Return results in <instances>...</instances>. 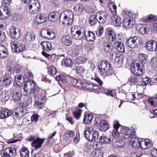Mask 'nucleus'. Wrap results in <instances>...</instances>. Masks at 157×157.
Listing matches in <instances>:
<instances>
[{
    "label": "nucleus",
    "instance_id": "obj_1",
    "mask_svg": "<svg viewBox=\"0 0 157 157\" xmlns=\"http://www.w3.org/2000/svg\"><path fill=\"white\" fill-rule=\"evenodd\" d=\"M62 17L63 24L65 26H69L72 24L74 17L73 12L71 10H68L64 12L63 14H61L60 18Z\"/></svg>",
    "mask_w": 157,
    "mask_h": 157
},
{
    "label": "nucleus",
    "instance_id": "obj_2",
    "mask_svg": "<svg viewBox=\"0 0 157 157\" xmlns=\"http://www.w3.org/2000/svg\"><path fill=\"white\" fill-rule=\"evenodd\" d=\"M109 39L112 41H114V46L115 49L123 53L124 52L125 49L123 44L120 42L116 41L115 34L112 30H110L109 33Z\"/></svg>",
    "mask_w": 157,
    "mask_h": 157
},
{
    "label": "nucleus",
    "instance_id": "obj_3",
    "mask_svg": "<svg viewBox=\"0 0 157 157\" xmlns=\"http://www.w3.org/2000/svg\"><path fill=\"white\" fill-rule=\"evenodd\" d=\"M44 139H41L39 137H36L34 136H31L26 139L29 142L32 141L31 144L32 147L35 150H37L41 148L42 145L44 141Z\"/></svg>",
    "mask_w": 157,
    "mask_h": 157
},
{
    "label": "nucleus",
    "instance_id": "obj_4",
    "mask_svg": "<svg viewBox=\"0 0 157 157\" xmlns=\"http://www.w3.org/2000/svg\"><path fill=\"white\" fill-rule=\"evenodd\" d=\"M86 139L90 141L95 140L98 139V134L95 131H94L92 127H87L83 132Z\"/></svg>",
    "mask_w": 157,
    "mask_h": 157
},
{
    "label": "nucleus",
    "instance_id": "obj_5",
    "mask_svg": "<svg viewBox=\"0 0 157 157\" xmlns=\"http://www.w3.org/2000/svg\"><path fill=\"white\" fill-rule=\"evenodd\" d=\"M126 43L128 47L131 48H134L141 44V40L140 37L134 36L127 40Z\"/></svg>",
    "mask_w": 157,
    "mask_h": 157
},
{
    "label": "nucleus",
    "instance_id": "obj_6",
    "mask_svg": "<svg viewBox=\"0 0 157 157\" xmlns=\"http://www.w3.org/2000/svg\"><path fill=\"white\" fill-rule=\"evenodd\" d=\"M36 87L34 81L29 79L26 81L24 85V90L26 93L33 94L34 93Z\"/></svg>",
    "mask_w": 157,
    "mask_h": 157
},
{
    "label": "nucleus",
    "instance_id": "obj_7",
    "mask_svg": "<svg viewBox=\"0 0 157 157\" xmlns=\"http://www.w3.org/2000/svg\"><path fill=\"white\" fill-rule=\"evenodd\" d=\"M111 64L106 60H103L100 62L98 66V70L101 74H104L110 70Z\"/></svg>",
    "mask_w": 157,
    "mask_h": 157
},
{
    "label": "nucleus",
    "instance_id": "obj_8",
    "mask_svg": "<svg viewBox=\"0 0 157 157\" xmlns=\"http://www.w3.org/2000/svg\"><path fill=\"white\" fill-rule=\"evenodd\" d=\"M94 124L100 126V129L101 131L105 132L107 130L109 125L107 122L105 120H101V118H97L95 119Z\"/></svg>",
    "mask_w": 157,
    "mask_h": 157
},
{
    "label": "nucleus",
    "instance_id": "obj_9",
    "mask_svg": "<svg viewBox=\"0 0 157 157\" xmlns=\"http://www.w3.org/2000/svg\"><path fill=\"white\" fill-rule=\"evenodd\" d=\"M136 66L134 64L131 66V71L135 75L140 76L141 75L143 72V68L142 66L140 65L139 63H136Z\"/></svg>",
    "mask_w": 157,
    "mask_h": 157
},
{
    "label": "nucleus",
    "instance_id": "obj_10",
    "mask_svg": "<svg viewBox=\"0 0 157 157\" xmlns=\"http://www.w3.org/2000/svg\"><path fill=\"white\" fill-rule=\"evenodd\" d=\"M145 47L149 51H156L157 48V43L152 40H148L145 43Z\"/></svg>",
    "mask_w": 157,
    "mask_h": 157
},
{
    "label": "nucleus",
    "instance_id": "obj_11",
    "mask_svg": "<svg viewBox=\"0 0 157 157\" xmlns=\"http://www.w3.org/2000/svg\"><path fill=\"white\" fill-rule=\"evenodd\" d=\"M16 153V150L14 148L8 147L6 148L1 155L2 157H14Z\"/></svg>",
    "mask_w": 157,
    "mask_h": 157
},
{
    "label": "nucleus",
    "instance_id": "obj_12",
    "mask_svg": "<svg viewBox=\"0 0 157 157\" xmlns=\"http://www.w3.org/2000/svg\"><path fill=\"white\" fill-rule=\"evenodd\" d=\"M12 50L14 52H20L22 51L25 48V45L18 42L11 44Z\"/></svg>",
    "mask_w": 157,
    "mask_h": 157
},
{
    "label": "nucleus",
    "instance_id": "obj_13",
    "mask_svg": "<svg viewBox=\"0 0 157 157\" xmlns=\"http://www.w3.org/2000/svg\"><path fill=\"white\" fill-rule=\"evenodd\" d=\"M12 112L14 116L18 118H22L25 116L26 111L23 107L19 106L15 109Z\"/></svg>",
    "mask_w": 157,
    "mask_h": 157
},
{
    "label": "nucleus",
    "instance_id": "obj_14",
    "mask_svg": "<svg viewBox=\"0 0 157 157\" xmlns=\"http://www.w3.org/2000/svg\"><path fill=\"white\" fill-rule=\"evenodd\" d=\"M152 145V142L148 139L141 140L140 143V146L139 147L142 150H145L150 148Z\"/></svg>",
    "mask_w": 157,
    "mask_h": 157
},
{
    "label": "nucleus",
    "instance_id": "obj_15",
    "mask_svg": "<svg viewBox=\"0 0 157 157\" xmlns=\"http://www.w3.org/2000/svg\"><path fill=\"white\" fill-rule=\"evenodd\" d=\"M10 34L13 39L17 40L21 37V32L18 29L13 26L10 30Z\"/></svg>",
    "mask_w": 157,
    "mask_h": 157
},
{
    "label": "nucleus",
    "instance_id": "obj_16",
    "mask_svg": "<svg viewBox=\"0 0 157 157\" xmlns=\"http://www.w3.org/2000/svg\"><path fill=\"white\" fill-rule=\"evenodd\" d=\"M11 14L10 11L5 7L0 8V19H5L9 17Z\"/></svg>",
    "mask_w": 157,
    "mask_h": 157
},
{
    "label": "nucleus",
    "instance_id": "obj_17",
    "mask_svg": "<svg viewBox=\"0 0 157 157\" xmlns=\"http://www.w3.org/2000/svg\"><path fill=\"white\" fill-rule=\"evenodd\" d=\"M121 125L119 124L118 121H116L113 125L114 129L113 131L112 136L114 137L115 139L119 138L120 134H119L118 130L119 128Z\"/></svg>",
    "mask_w": 157,
    "mask_h": 157
},
{
    "label": "nucleus",
    "instance_id": "obj_18",
    "mask_svg": "<svg viewBox=\"0 0 157 157\" xmlns=\"http://www.w3.org/2000/svg\"><path fill=\"white\" fill-rule=\"evenodd\" d=\"M96 16L98 19V21L100 24H103L104 23L108 17L107 14L105 12L99 13H96Z\"/></svg>",
    "mask_w": 157,
    "mask_h": 157
},
{
    "label": "nucleus",
    "instance_id": "obj_19",
    "mask_svg": "<svg viewBox=\"0 0 157 157\" xmlns=\"http://www.w3.org/2000/svg\"><path fill=\"white\" fill-rule=\"evenodd\" d=\"M85 39L88 41H93L95 39V35L92 32L89 31H84Z\"/></svg>",
    "mask_w": 157,
    "mask_h": 157
},
{
    "label": "nucleus",
    "instance_id": "obj_20",
    "mask_svg": "<svg viewBox=\"0 0 157 157\" xmlns=\"http://www.w3.org/2000/svg\"><path fill=\"white\" fill-rule=\"evenodd\" d=\"M12 79L10 75L6 74L2 79V84L4 86L8 87L11 84Z\"/></svg>",
    "mask_w": 157,
    "mask_h": 157
},
{
    "label": "nucleus",
    "instance_id": "obj_21",
    "mask_svg": "<svg viewBox=\"0 0 157 157\" xmlns=\"http://www.w3.org/2000/svg\"><path fill=\"white\" fill-rule=\"evenodd\" d=\"M121 134L122 138L124 139L131 138L133 135H135L134 132L131 134L130 130L126 128L123 129L121 130Z\"/></svg>",
    "mask_w": 157,
    "mask_h": 157
},
{
    "label": "nucleus",
    "instance_id": "obj_22",
    "mask_svg": "<svg viewBox=\"0 0 157 157\" xmlns=\"http://www.w3.org/2000/svg\"><path fill=\"white\" fill-rule=\"evenodd\" d=\"M61 42L66 46H70L72 43V38L70 36L64 35L61 38Z\"/></svg>",
    "mask_w": 157,
    "mask_h": 157
},
{
    "label": "nucleus",
    "instance_id": "obj_23",
    "mask_svg": "<svg viewBox=\"0 0 157 157\" xmlns=\"http://www.w3.org/2000/svg\"><path fill=\"white\" fill-rule=\"evenodd\" d=\"M12 113L13 112L11 110L7 109H3L1 112L0 118L1 119L6 118L11 116Z\"/></svg>",
    "mask_w": 157,
    "mask_h": 157
},
{
    "label": "nucleus",
    "instance_id": "obj_24",
    "mask_svg": "<svg viewBox=\"0 0 157 157\" xmlns=\"http://www.w3.org/2000/svg\"><path fill=\"white\" fill-rule=\"evenodd\" d=\"M47 15L44 13H40L36 17V21L38 24H41L45 22L47 20Z\"/></svg>",
    "mask_w": 157,
    "mask_h": 157
},
{
    "label": "nucleus",
    "instance_id": "obj_25",
    "mask_svg": "<svg viewBox=\"0 0 157 157\" xmlns=\"http://www.w3.org/2000/svg\"><path fill=\"white\" fill-rule=\"evenodd\" d=\"M43 51H48L52 50V44L49 42L44 41L41 42L40 44Z\"/></svg>",
    "mask_w": 157,
    "mask_h": 157
},
{
    "label": "nucleus",
    "instance_id": "obj_26",
    "mask_svg": "<svg viewBox=\"0 0 157 157\" xmlns=\"http://www.w3.org/2000/svg\"><path fill=\"white\" fill-rule=\"evenodd\" d=\"M71 83L76 88H80L83 87L81 81L78 80L77 78H73L71 80Z\"/></svg>",
    "mask_w": 157,
    "mask_h": 157
},
{
    "label": "nucleus",
    "instance_id": "obj_27",
    "mask_svg": "<svg viewBox=\"0 0 157 157\" xmlns=\"http://www.w3.org/2000/svg\"><path fill=\"white\" fill-rule=\"evenodd\" d=\"M14 78L13 83L15 84L16 83V84L18 86H21L25 82L24 77L21 75H16Z\"/></svg>",
    "mask_w": 157,
    "mask_h": 157
},
{
    "label": "nucleus",
    "instance_id": "obj_28",
    "mask_svg": "<svg viewBox=\"0 0 157 157\" xmlns=\"http://www.w3.org/2000/svg\"><path fill=\"white\" fill-rule=\"evenodd\" d=\"M35 38V35L31 33H28L25 35V40L27 42H29L34 40Z\"/></svg>",
    "mask_w": 157,
    "mask_h": 157
},
{
    "label": "nucleus",
    "instance_id": "obj_29",
    "mask_svg": "<svg viewBox=\"0 0 157 157\" xmlns=\"http://www.w3.org/2000/svg\"><path fill=\"white\" fill-rule=\"evenodd\" d=\"M104 49L106 52L111 54L113 49V45L110 42L105 43L104 44Z\"/></svg>",
    "mask_w": 157,
    "mask_h": 157
},
{
    "label": "nucleus",
    "instance_id": "obj_30",
    "mask_svg": "<svg viewBox=\"0 0 157 157\" xmlns=\"http://www.w3.org/2000/svg\"><path fill=\"white\" fill-rule=\"evenodd\" d=\"M59 16V14L57 12H52L48 15V19L51 21L54 22L56 21Z\"/></svg>",
    "mask_w": 157,
    "mask_h": 157
},
{
    "label": "nucleus",
    "instance_id": "obj_31",
    "mask_svg": "<svg viewBox=\"0 0 157 157\" xmlns=\"http://www.w3.org/2000/svg\"><path fill=\"white\" fill-rule=\"evenodd\" d=\"M130 18H124L123 22L124 27L126 29L131 28L133 25V22H131Z\"/></svg>",
    "mask_w": 157,
    "mask_h": 157
},
{
    "label": "nucleus",
    "instance_id": "obj_32",
    "mask_svg": "<svg viewBox=\"0 0 157 157\" xmlns=\"http://www.w3.org/2000/svg\"><path fill=\"white\" fill-rule=\"evenodd\" d=\"M113 144L114 147H123L124 145V142L121 139L118 140H117L113 139L112 140Z\"/></svg>",
    "mask_w": 157,
    "mask_h": 157
},
{
    "label": "nucleus",
    "instance_id": "obj_33",
    "mask_svg": "<svg viewBox=\"0 0 157 157\" xmlns=\"http://www.w3.org/2000/svg\"><path fill=\"white\" fill-rule=\"evenodd\" d=\"M12 96L13 100L17 101L21 99L22 95L20 92L13 91L12 93Z\"/></svg>",
    "mask_w": 157,
    "mask_h": 157
},
{
    "label": "nucleus",
    "instance_id": "obj_34",
    "mask_svg": "<svg viewBox=\"0 0 157 157\" xmlns=\"http://www.w3.org/2000/svg\"><path fill=\"white\" fill-rule=\"evenodd\" d=\"M20 157H29V152L28 149L25 147H22L20 150Z\"/></svg>",
    "mask_w": 157,
    "mask_h": 157
},
{
    "label": "nucleus",
    "instance_id": "obj_35",
    "mask_svg": "<svg viewBox=\"0 0 157 157\" xmlns=\"http://www.w3.org/2000/svg\"><path fill=\"white\" fill-rule=\"evenodd\" d=\"M99 140L103 144H110L112 142V140L110 138L107 137L105 136H100L99 138Z\"/></svg>",
    "mask_w": 157,
    "mask_h": 157
},
{
    "label": "nucleus",
    "instance_id": "obj_36",
    "mask_svg": "<svg viewBox=\"0 0 157 157\" xmlns=\"http://www.w3.org/2000/svg\"><path fill=\"white\" fill-rule=\"evenodd\" d=\"M123 16L125 18H134L136 17V15L133 14L130 11L128 10H124L122 14Z\"/></svg>",
    "mask_w": 157,
    "mask_h": 157
},
{
    "label": "nucleus",
    "instance_id": "obj_37",
    "mask_svg": "<svg viewBox=\"0 0 157 157\" xmlns=\"http://www.w3.org/2000/svg\"><path fill=\"white\" fill-rule=\"evenodd\" d=\"M96 14L95 15H90L89 18V23L90 25H94L98 21V19Z\"/></svg>",
    "mask_w": 157,
    "mask_h": 157
},
{
    "label": "nucleus",
    "instance_id": "obj_38",
    "mask_svg": "<svg viewBox=\"0 0 157 157\" xmlns=\"http://www.w3.org/2000/svg\"><path fill=\"white\" fill-rule=\"evenodd\" d=\"M131 140L132 142V145L134 147H138L140 146V143L141 140L139 139L138 138L134 137L133 136L131 138Z\"/></svg>",
    "mask_w": 157,
    "mask_h": 157
},
{
    "label": "nucleus",
    "instance_id": "obj_39",
    "mask_svg": "<svg viewBox=\"0 0 157 157\" xmlns=\"http://www.w3.org/2000/svg\"><path fill=\"white\" fill-rule=\"evenodd\" d=\"M72 36L75 39L80 40L84 36V31L82 33L80 30H77L75 31V34Z\"/></svg>",
    "mask_w": 157,
    "mask_h": 157
},
{
    "label": "nucleus",
    "instance_id": "obj_40",
    "mask_svg": "<svg viewBox=\"0 0 157 157\" xmlns=\"http://www.w3.org/2000/svg\"><path fill=\"white\" fill-rule=\"evenodd\" d=\"M27 7L28 8L29 13L32 14H35L37 13L39 9H40V7H32L31 6H27Z\"/></svg>",
    "mask_w": 157,
    "mask_h": 157
},
{
    "label": "nucleus",
    "instance_id": "obj_41",
    "mask_svg": "<svg viewBox=\"0 0 157 157\" xmlns=\"http://www.w3.org/2000/svg\"><path fill=\"white\" fill-rule=\"evenodd\" d=\"M137 30H138L140 33L144 34L147 32V28L146 25L140 24L139 27L137 28Z\"/></svg>",
    "mask_w": 157,
    "mask_h": 157
},
{
    "label": "nucleus",
    "instance_id": "obj_42",
    "mask_svg": "<svg viewBox=\"0 0 157 157\" xmlns=\"http://www.w3.org/2000/svg\"><path fill=\"white\" fill-rule=\"evenodd\" d=\"M147 58V56L145 54L140 53L139 55V59L142 65L146 63Z\"/></svg>",
    "mask_w": 157,
    "mask_h": 157
},
{
    "label": "nucleus",
    "instance_id": "obj_43",
    "mask_svg": "<svg viewBox=\"0 0 157 157\" xmlns=\"http://www.w3.org/2000/svg\"><path fill=\"white\" fill-rule=\"evenodd\" d=\"M43 33H47V36L49 37V38H52L55 36V34L53 31L50 29H45L43 30Z\"/></svg>",
    "mask_w": 157,
    "mask_h": 157
},
{
    "label": "nucleus",
    "instance_id": "obj_44",
    "mask_svg": "<svg viewBox=\"0 0 157 157\" xmlns=\"http://www.w3.org/2000/svg\"><path fill=\"white\" fill-rule=\"evenodd\" d=\"M45 105V104L43 102H40L37 101L35 102L34 106L35 107L38 109H43Z\"/></svg>",
    "mask_w": 157,
    "mask_h": 157
},
{
    "label": "nucleus",
    "instance_id": "obj_45",
    "mask_svg": "<svg viewBox=\"0 0 157 157\" xmlns=\"http://www.w3.org/2000/svg\"><path fill=\"white\" fill-rule=\"evenodd\" d=\"M3 50L0 52V58H5L8 56V51L6 47L4 46V48H3Z\"/></svg>",
    "mask_w": 157,
    "mask_h": 157
},
{
    "label": "nucleus",
    "instance_id": "obj_46",
    "mask_svg": "<svg viewBox=\"0 0 157 157\" xmlns=\"http://www.w3.org/2000/svg\"><path fill=\"white\" fill-rule=\"evenodd\" d=\"M93 118V116L91 114H87L84 116L83 122L87 123L90 122L92 120Z\"/></svg>",
    "mask_w": 157,
    "mask_h": 157
},
{
    "label": "nucleus",
    "instance_id": "obj_47",
    "mask_svg": "<svg viewBox=\"0 0 157 157\" xmlns=\"http://www.w3.org/2000/svg\"><path fill=\"white\" fill-rule=\"evenodd\" d=\"M28 6L40 7V3L38 0H31L29 2Z\"/></svg>",
    "mask_w": 157,
    "mask_h": 157
},
{
    "label": "nucleus",
    "instance_id": "obj_48",
    "mask_svg": "<svg viewBox=\"0 0 157 157\" xmlns=\"http://www.w3.org/2000/svg\"><path fill=\"white\" fill-rule=\"evenodd\" d=\"M66 77L63 75H58L56 77V80L59 82L61 81L63 84H65Z\"/></svg>",
    "mask_w": 157,
    "mask_h": 157
},
{
    "label": "nucleus",
    "instance_id": "obj_49",
    "mask_svg": "<svg viewBox=\"0 0 157 157\" xmlns=\"http://www.w3.org/2000/svg\"><path fill=\"white\" fill-rule=\"evenodd\" d=\"M33 102V100L30 95H29L25 96V102L26 106H29L31 105Z\"/></svg>",
    "mask_w": 157,
    "mask_h": 157
},
{
    "label": "nucleus",
    "instance_id": "obj_50",
    "mask_svg": "<svg viewBox=\"0 0 157 157\" xmlns=\"http://www.w3.org/2000/svg\"><path fill=\"white\" fill-rule=\"evenodd\" d=\"M48 71L51 75H55L57 73V71L55 67L53 66H50L48 69Z\"/></svg>",
    "mask_w": 157,
    "mask_h": 157
},
{
    "label": "nucleus",
    "instance_id": "obj_51",
    "mask_svg": "<svg viewBox=\"0 0 157 157\" xmlns=\"http://www.w3.org/2000/svg\"><path fill=\"white\" fill-rule=\"evenodd\" d=\"M93 146L95 149L100 150L102 148V143L101 142H95L93 143Z\"/></svg>",
    "mask_w": 157,
    "mask_h": 157
},
{
    "label": "nucleus",
    "instance_id": "obj_52",
    "mask_svg": "<svg viewBox=\"0 0 157 157\" xmlns=\"http://www.w3.org/2000/svg\"><path fill=\"white\" fill-rule=\"evenodd\" d=\"M104 29L103 27L101 25H99L97 30L96 31V34L98 36H101L104 32Z\"/></svg>",
    "mask_w": 157,
    "mask_h": 157
},
{
    "label": "nucleus",
    "instance_id": "obj_53",
    "mask_svg": "<svg viewBox=\"0 0 157 157\" xmlns=\"http://www.w3.org/2000/svg\"><path fill=\"white\" fill-rule=\"evenodd\" d=\"M86 60L85 58L82 57H78L76 59V63L78 64H84Z\"/></svg>",
    "mask_w": 157,
    "mask_h": 157
},
{
    "label": "nucleus",
    "instance_id": "obj_54",
    "mask_svg": "<svg viewBox=\"0 0 157 157\" xmlns=\"http://www.w3.org/2000/svg\"><path fill=\"white\" fill-rule=\"evenodd\" d=\"M85 71L83 67L80 66L77 67L76 69V73L79 75H82L84 72Z\"/></svg>",
    "mask_w": 157,
    "mask_h": 157
},
{
    "label": "nucleus",
    "instance_id": "obj_55",
    "mask_svg": "<svg viewBox=\"0 0 157 157\" xmlns=\"http://www.w3.org/2000/svg\"><path fill=\"white\" fill-rule=\"evenodd\" d=\"M6 36L4 32L0 31V44L2 43L5 41Z\"/></svg>",
    "mask_w": 157,
    "mask_h": 157
},
{
    "label": "nucleus",
    "instance_id": "obj_56",
    "mask_svg": "<svg viewBox=\"0 0 157 157\" xmlns=\"http://www.w3.org/2000/svg\"><path fill=\"white\" fill-rule=\"evenodd\" d=\"M11 0H3L2 2V4L3 5L1 7H7L10 4Z\"/></svg>",
    "mask_w": 157,
    "mask_h": 157
},
{
    "label": "nucleus",
    "instance_id": "obj_57",
    "mask_svg": "<svg viewBox=\"0 0 157 157\" xmlns=\"http://www.w3.org/2000/svg\"><path fill=\"white\" fill-rule=\"evenodd\" d=\"M64 64L67 67H70L73 64L72 61L70 59H66L64 61Z\"/></svg>",
    "mask_w": 157,
    "mask_h": 157
},
{
    "label": "nucleus",
    "instance_id": "obj_58",
    "mask_svg": "<svg viewBox=\"0 0 157 157\" xmlns=\"http://www.w3.org/2000/svg\"><path fill=\"white\" fill-rule=\"evenodd\" d=\"M115 25L116 26H119L121 24V20L120 17H117L114 21Z\"/></svg>",
    "mask_w": 157,
    "mask_h": 157
},
{
    "label": "nucleus",
    "instance_id": "obj_59",
    "mask_svg": "<svg viewBox=\"0 0 157 157\" xmlns=\"http://www.w3.org/2000/svg\"><path fill=\"white\" fill-rule=\"evenodd\" d=\"M128 81L129 82H131L132 83H136L137 82L138 80L136 77L132 76L128 78Z\"/></svg>",
    "mask_w": 157,
    "mask_h": 157
},
{
    "label": "nucleus",
    "instance_id": "obj_60",
    "mask_svg": "<svg viewBox=\"0 0 157 157\" xmlns=\"http://www.w3.org/2000/svg\"><path fill=\"white\" fill-rule=\"evenodd\" d=\"M142 84L144 86H146L147 84L149 85H151L150 81H149V78H145L143 79Z\"/></svg>",
    "mask_w": 157,
    "mask_h": 157
},
{
    "label": "nucleus",
    "instance_id": "obj_61",
    "mask_svg": "<svg viewBox=\"0 0 157 157\" xmlns=\"http://www.w3.org/2000/svg\"><path fill=\"white\" fill-rule=\"evenodd\" d=\"M124 58L122 56L118 55L117 57L115 59L114 61L117 63H121L123 61Z\"/></svg>",
    "mask_w": 157,
    "mask_h": 157
},
{
    "label": "nucleus",
    "instance_id": "obj_62",
    "mask_svg": "<svg viewBox=\"0 0 157 157\" xmlns=\"http://www.w3.org/2000/svg\"><path fill=\"white\" fill-rule=\"evenodd\" d=\"M21 69L19 65L15 64H14L13 68V71H14L16 73H19L21 71Z\"/></svg>",
    "mask_w": 157,
    "mask_h": 157
},
{
    "label": "nucleus",
    "instance_id": "obj_63",
    "mask_svg": "<svg viewBox=\"0 0 157 157\" xmlns=\"http://www.w3.org/2000/svg\"><path fill=\"white\" fill-rule=\"evenodd\" d=\"M148 17L150 22L155 21L157 19V16H155L152 14L149 15Z\"/></svg>",
    "mask_w": 157,
    "mask_h": 157
},
{
    "label": "nucleus",
    "instance_id": "obj_64",
    "mask_svg": "<svg viewBox=\"0 0 157 157\" xmlns=\"http://www.w3.org/2000/svg\"><path fill=\"white\" fill-rule=\"evenodd\" d=\"M154 58H151L150 60V64H151L153 67H157V61H155Z\"/></svg>",
    "mask_w": 157,
    "mask_h": 157
}]
</instances>
